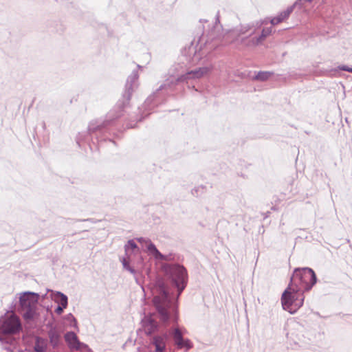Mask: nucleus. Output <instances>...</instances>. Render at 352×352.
<instances>
[{"label": "nucleus", "mask_w": 352, "mask_h": 352, "mask_svg": "<svg viewBox=\"0 0 352 352\" xmlns=\"http://www.w3.org/2000/svg\"><path fill=\"white\" fill-rule=\"evenodd\" d=\"M161 270L170 285L177 290L175 295L170 292L162 277H156L150 283L155 315L164 326H167L177 322L178 300L187 286L188 274L186 268L178 263H162Z\"/></svg>", "instance_id": "f257e3e1"}, {"label": "nucleus", "mask_w": 352, "mask_h": 352, "mask_svg": "<svg viewBox=\"0 0 352 352\" xmlns=\"http://www.w3.org/2000/svg\"><path fill=\"white\" fill-rule=\"evenodd\" d=\"M138 70H133L126 79L125 90L122 94V99L118 100L115 109L108 113L104 120L97 119L89 122L87 129V137L82 133L77 135L76 143L80 147L82 142L88 141L89 138L93 144H101L107 140L114 144H116L113 140L107 138V134L109 133V127L113 125L116 119L122 115L124 109L129 104L133 92L138 87Z\"/></svg>", "instance_id": "f03ea898"}, {"label": "nucleus", "mask_w": 352, "mask_h": 352, "mask_svg": "<svg viewBox=\"0 0 352 352\" xmlns=\"http://www.w3.org/2000/svg\"><path fill=\"white\" fill-rule=\"evenodd\" d=\"M317 283L315 272L310 267H298L294 270L288 287L281 296L283 309L294 314L302 306L305 292H308Z\"/></svg>", "instance_id": "7ed1b4c3"}, {"label": "nucleus", "mask_w": 352, "mask_h": 352, "mask_svg": "<svg viewBox=\"0 0 352 352\" xmlns=\"http://www.w3.org/2000/svg\"><path fill=\"white\" fill-rule=\"evenodd\" d=\"M212 67H199L193 70L187 72L186 74H182L177 78L170 77L166 79L164 83H162L159 88L150 96L145 101V106H148L153 102L155 104L158 103L157 98L159 96V92L161 91H165L166 92L172 91L175 87L179 82H187L190 79H199L204 75L208 74L212 70Z\"/></svg>", "instance_id": "20e7f679"}, {"label": "nucleus", "mask_w": 352, "mask_h": 352, "mask_svg": "<svg viewBox=\"0 0 352 352\" xmlns=\"http://www.w3.org/2000/svg\"><path fill=\"white\" fill-rule=\"evenodd\" d=\"M39 294L32 292H24L20 294L18 311L27 322H31L40 316L38 311Z\"/></svg>", "instance_id": "39448f33"}, {"label": "nucleus", "mask_w": 352, "mask_h": 352, "mask_svg": "<svg viewBox=\"0 0 352 352\" xmlns=\"http://www.w3.org/2000/svg\"><path fill=\"white\" fill-rule=\"evenodd\" d=\"M21 331L22 324L16 314H5L0 318V342L2 344H14L16 340L12 336L19 334Z\"/></svg>", "instance_id": "423d86ee"}, {"label": "nucleus", "mask_w": 352, "mask_h": 352, "mask_svg": "<svg viewBox=\"0 0 352 352\" xmlns=\"http://www.w3.org/2000/svg\"><path fill=\"white\" fill-rule=\"evenodd\" d=\"M184 331L178 327H173L170 329V335L172 338L174 344L177 349H186V351L193 347L192 342L188 338H184Z\"/></svg>", "instance_id": "0eeeda50"}, {"label": "nucleus", "mask_w": 352, "mask_h": 352, "mask_svg": "<svg viewBox=\"0 0 352 352\" xmlns=\"http://www.w3.org/2000/svg\"><path fill=\"white\" fill-rule=\"evenodd\" d=\"M147 251L157 261H165L166 263H176L175 261L178 259V256L175 254H164L161 253L153 243H149Z\"/></svg>", "instance_id": "6e6552de"}, {"label": "nucleus", "mask_w": 352, "mask_h": 352, "mask_svg": "<svg viewBox=\"0 0 352 352\" xmlns=\"http://www.w3.org/2000/svg\"><path fill=\"white\" fill-rule=\"evenodd\" d=\"M170 331L164 332L162 335H156L152 337L151 344L155 346V352H165L166 351V342L168 339Z\"/></svg>", "instance_id": "1a4fd4ad"}, {"label": "nucleus", "mask_w": 352, "mask_h": 352, "mask_svg": "<svg viewBox=\"0 0 352 352\" xmlns=\"http://www.w3.org/2000/svg\"><path fill=\"white\" fill-rule=\"evenodd\" d=\"M64 338L68 346L71 349L79 350L82 347L88 349V346L87 344L79 341L78 336L74 331L67 332L65 334Z\"/></svg>", "instance_id": "9d476101"}, {"label": "nucleus", "mask_w": 352, "mask_h": 352, "mask_svg": "<svg viewBox=\"0 0 352 352\" xmlns=\"http://www.w3.org/2000/svg\"><path fill=\"white\" fill-rule=\"evenodd\" d=\"M142 324L146 335H152L159 329L158 322L151 316H145L142 320Z\"/></svg>", "instance_id": "9b49d317"}, {"label": "nucleus", "mask_w": 352, "mask_h": 352, "mask_svg": "<svg viewBox=\"0 0 352 352\" xmlns=\"http://www.w3.org/2000/svg\"><path fill=\"white\" fill-rule=\"evenodd\" d=\"M50 327L47 331L50 344L53 349H57L61 343V335L56 327L52 326V324H47Z\"/></svg>", "instance_id": "f8f14e48"}, {"label": "nucleus", "mask_w": 352, "mask_h": 352, "mask_svg": "<svg viewBox=\"0 0 352 352\" xmlns=\"http://www.w3.org/2000/svg\"><path fill=\"white\" fill-rule=\"evenodd\" d=\"M47 340L40 337H35V344L34 346V352H46Z\"/></svg>", "instance_id": "ddd939ff"}, {"label": "nucleus", "mask_w": 352, "mask_h": 352, "mask_svg": "<svg viewBox=\"0 0 352 352\" xmlns=\"http://www.w3.org/2000/svg\"><path fill=\"white\" fill-rule=\"evenodd\" d=\"M54 301L58 305H63V308H67L68 305L67 296L60 292H56L54 294Z\"/></svg>", "instance_id": "4468645a"}, {"label": "nucleus", "mask_w": 352, "mask_h": 352, "mask_svg": "<svg viewBox=\"0 0 352 352\" xmlns=\"http://www.w3.org/2000/svg\"><path fill=\"white\" fill-rule=\"evenodd\" d=\"M272 28H265L262 30L261 34L258 37L252 38V42L254 45H258L264 41L268 36L272 34Z\"/></svg>", "instance_id": "2eb2a0df"}, {"label": "nucleus", "mask_w": 352, "mask_h": 352, "mask_svg": "<svg viewBox=\"0 0 352 352\" xmlns=\"http://www.w3.org/2000/svg\"><path fill=\"white\" fill-rule=\"evenodd\" d=\"M197 46H193V44L192 43L191 45L188 48V53L189 54V56L191 55V54H193V56L192 57V59L190 60V62H191L192 64L198 62L201 59V54L200 52H197V50L196 49Z\"/></svg>", "instance_id": "dca6fc26"}, {"label": "nucleus", "mask_w": 352, "mask_h": 352, "mask_svg": "<svg viewBox=\"0 0 352 352\" xmlns=\"http://www.w3.org/2000/svg\"><path fill=\"white\" fill-rule=\"evenodd\" d=\"M274 74L273 72H263L260 71L258 72V74L255 76V79L260 81H265L267 79H269L272 75Z\"/></svg>", "instance_id": "f3484780"}, {"label": "nucleus", "mask_w": 352, "mask_h": 352, "mask_svg": "<svg viewBox=\"0 0 352 352\" xmlns=\"http://www.w3.org/2000/svg\"><path fill=\"white\" fill-rule=\"evenodd\" d=\"M352 67H349L347 65H340L337 67H335L333 69H331L329 71V73L331 75H334L336 73L338 72L339 71H346L351 73Z\"/></svg>", "instance_id": "a211bd4d"}, {"label": "nucleus", "mask_w": 352, "mask_h": 352, "mask_svg": "<svg viewBox=\"0 0 352 352\" xmlns=\"http://www.w3.org/2000/svg\"><path fill=\"white\" fill-rule=\"evenodd\" d=\"M124 249H125L126 253H127V252L129 249H131L132 250H139L137 244L133 239H130L127 241L126 244L124 245Z\"/></svg>", "instance_id": "6ab92c4d"}, {"label": "nucleus", "mask_w": 352, "mask_h": 352, "mask_svg": "<svg viewBox=\"0 0 352 352\" xmlns=\"http://www.w3.org/2000/svg\"><path fill=\"white\" fill-rule=\"evenodd\" d=\"M64 318L70 323V326L77 328V320L72 314L65 315Z\"/></svg>", "instance_id": "aec40b11"}, {"label": "nucleus", "mask_w": 352, "mask_h": 352, "mask_svg": "<svg viewBox=\"0 0 352 352\" xmlns=\"http://www.w3.org/2000/svg\"><path fill=\"white\" fill-rule=\"evenodd\" d=\"M121 262L122 263V265H123V267L129 271L130 273H131L132 274H135L136 273V271L133 268V267H131L130 265H129V262L126 261V258H122L121 259Z\"/></svg>", "instance_id": "412c9836"}, {"label": "nucleus", "mask_w": 352, "mask_h": 352, "mask_svg": "<svg viewBox=\"0 0 352 352\" xmlns=\"http://www.w3.org/2000/svg\"><path fill=\"white\" fill-rule=\"evenodd\" d=\"M204 188H205V187L204 186H199L198 187H195L191 190V193L192 195L198 197L201 193H203Z\"/></svg>", "instance_id": "4be33fe9"}, {"label": "nucleus", "mask_w": 352, "mask_h": 352, "mask_svg": "<svg viewBox=\"0 0 352 352\" xmlns=\"http://www.w3.org/2000/svg\"><path fill=\"white\" fill-rule=\"evenodd\" d=\"M136 240L140 243H145L146 245V248L149 245V243H152L150 239L144 237L137 238Z\"/></svg>", "instance_id": "5701e85b"}, {"label": "nucleus", "mask_w": 352, "mask_h": 352, "mask_svg": "<svg viewBox=\"0 0 352 352\" xmlns=\"http://www.w3.org/2000/svg\"><path fill=\"white\" fill-rule=\"evenodd\" d=\"M250 29V26L248 25H245V26H241L239 30V34H243L246 33Z\"/></svg>", "instance_id": "b1692460"}, {"label": "nucleus", "mask_w": 352, "mask_h": 352, "mask_svg": "<svg viewBox=\"0 0 352 352\" xmlns=\"http://www.w3.org/2000/svg\"><path fill=\"white\" fill-rule=\"evenodd\" d=\"M65 308H63V305H58L56 308L55 309V312L58 314V315H60L63 314V310L65 309Z\"/></svg>", "instance_id": "393cba45"}, {"label": "nucleus", "mask_w": 352, "mask_h": 352, "mask_svg": "<svg viewBox=\"0 0 352 352\" xmlns=\"http://www.w3.org/2000/svg\"><path fill=\"white\" fill-rule=\"evenodd\" d=\"M7 352H14V351L10 346H5L3 348Z\"/></svg>", "instance_id": "a878e982"}, {"label": "nucleus", "mask_w": 352, "mask_h": 352, "mask_svg": "<svg viewBox=\"0 0 352 352\" xmlns=\"http://www.w3.org/2000/svg\"><path fill=\"white\" fill-rule=\"evenodd\" d=\"M135 124H132V123H129V124H127V127H128V128H134V127L135 126Z\"/></svg>", "instance_id": "bb28decb"}, {"label": "nucleus", "mask_w": 352, "mask_h": 352, "mask_svg": "<svg viewBox=\"0 0 352 352\" xmlns=\"http://www.w3.org/2000/svg\"><path fill=\"white\" fill-rule=\"evenodd\" d=\"M144 117L143 116H140L138 118L136 119L137 122H141Z\"/></svg>", "instance_id": "cd10ccee"}, {"label": "nucleus", "mask_w": 352, "mask_h": 352, "mask_svg": "<svg viewBox=\"0 0 352 352\" xmlns=\"http://www.w3.org/2000/svg\"><path fill=\"white\" fill-rule=\"evenodd\" d=\"M217 21L219 22V15H217Z\"/></svg>", "instance_id": "c85d7f7f"}, {"label": "nucleus", "mask_w": 352, "mask_h": 352, "mask_svg": "<svg viewBox=\"0 0 352 352\" xmlns=\"http://www.w3.org/2000/svg\"><path fill=\"white\" fill-rule=\"evenodd\" d=\"M89 147H90V149H91V150H92V149H93V148H92V146H91V144H89Z\"/></svg>", "instance_id": "c756f323"}, {"label": "nucleus", "mask_w": 352, "mask_h": 352, "mask_svg": "<svg viewBox=\"0 0 352 352\" xmlns=\"http://www.w3.org/2000/svg\"><path fill=\"white\" fill-rule=\"evenodd\" d=\"M89 352H93L90 349H88Z\"/></svg>", "instance_id": "7c9ffc66"}, {"label": "nucleus", "mask_w": 352, "mask_h": 352, "mask_svg": "<svg viewBox=\"0 0 352 352\" xmlns=\"http://www.w3.org/2000/svg\"><path fill=\"white\" fill-rule=\"evenodd\" d=\"M307 1H309V2H311L312 1V0H307Z\"/></svg>", "instance_id": "2f4dec72"}, {"label": "nucleus", "mask_w": 352, "mask_h": 352, "mask_svg": "<svg viewBox=\"0 0 352 352\" xmlns=\"http://www.w3.org/2000/svg\"><path fill=\"white\" fill-rule=\"evenodd\" d=\"M351 74H352V69H351Z\"/></svg>", "instance_id": "473e14b6"}]
</instances>
